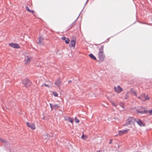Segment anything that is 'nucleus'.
I'll use <instances>...</instances> for the list:
<instances>
[{"instance_id":"27","label":"nucleus","mask_w":152,"mask_h":152,"mask_svg":"<svg viewBox=\"0 0 152 152\" xmlns=\"http://www.w3.org/2000/svg\"><path fill=\"white\" fill-rule=\"evenodd\" d=\"M128 93V92H127V94H126V96H125V99H127V98H128L129 97V96L127 94Z\"/></svg>"},{"instance_id":"29","label":"nucleus","mask_w":152,"mask_h":152,"mask_svg":"<svg viewBox=\"0 0 152 152\" xmlns=\"http://www.w3.org/2000/svg\"><path fill=\"white\" fill-rule=\"evenodd\" d=\"M75 122L76 123H78L79 122V120H78V119H77L76 118H75Z\"/></svg>"},{"instance_id":"13","label":"nucleus","mask_w":152,"mask_h":152,"mask_svg":"<svg viewBox=\"0 0 152 152\" xmlns=\"http://www.w3.org/2000/svg\"><path fill=\"white\" fill-rule=\"evenodd\" d=\"M75 40H73L71 41V42L70 44V47H73L74 48L75 47Z\"/></svg>"},{"instance_id":"3","label":"nucleus","mask_w":152,"mask_h":152,"mask_svg":"<svg viewBox=\"0 0 152 152\" xmlns=\"http://www.w3.org/2000/svg\"><path fill=\"white\" fill-rule=\"evenodd\" d=\"M144 108L142 107H140L138 109H137L136 111L137 113H140L141 114L148 113V111L147 110H143Z\"/></svg>"},{"instance_id":"32","label":"nucleus","mask_w":152,"mask_h":152,"mask_svg":"<svg viewBox=\"0 0 152 152\" xmlns=\"http://www.w3.org/2000/svg\"><path fill=\"white\" fill-rule=\"evenodd\" d=\"M84 136V135H83L81 137V138H82L84 140H85L86 139V137H85V138H83Z\"/></svg>"},{"instance_id":"23","label":"nucleus","mask_w":152,"mask_h":152,"mask_svg":"<svg viewBox=\"0 0 152 152\" xmlns=\"http://www.w3.org/2000/svg\"><path fill=\"white\" fill-rule=\"evenodd\" d=\"M70 42V40L69 38H67L66 39V40L65 41V42L66 44H69Z\"/></svg>"},{"instance_id":"5","label":"nucleus","mask_w":152,"mask_h":152,"mask_svg":"<svg viewBox=\"0 0 152 152\" xmlns=\"http://www.w3.org/2000/svg\"><path fill=\"white\" fill-rule=\"evenodd\" d=\"M22 82L24 84L25 86L26 87H28L31 83V82L27 79H26L23 80Z\"/></svg>"},{"instance_id":"22","label":"nucleus","mask_w":152,"mask_h":152,"mask_svg":"<svg viewBox=\"0 0 152 152\" xmlns=\"http://www.w3.org/2000/svg\"><path fill=\"white\" fill-rule=\"evenodd\" d=\"M0 140L1 142L3 143H7V142L5 140H3L2 139L0 138Z\"/></svg>"},{"instance_id":"34","label":"nucleus","mask_w":152,"mask_h":152,"mask_svg":"<svg viewBox=\"0 0 152 152\" xmlns=\"http://www.w3.org/2000/svg\"><path fill=\"white\" fill-rule=\"evenodd\" d=\"M69 83H70L72 82V81L71 80H69L68 82Z\"/></svg>"},{"instance_id":"35","label":"nucleus","mask_w":152,"mask_h":152,"mask_svg":"<svg viewBox=\"0 0 152 152\" xmlns=\"http://www.w3.org/2000/svg\"><path fill=\"white\" fill-rule=\"evenodd\" d=\"M111 141H110V142H109V143L110 144H111Z\"/></svg>"},{"instance_id":"26","label":"nucleus","mask_w":152,"mask_h":152,"mask_svg":"<svg viewBox=\"0 0 152 152\" xmlns=\"http://www.w3.org/2000/svg\"><path fill=\"white\" fill-rule=\"evenodd\" d=\"M75 22H73L71 25L70 26V27L69 28H71L73 26H75Z\"/></svg>"},{"instance_id":"19","label":"nucleus","mask_w":152,"mask_h":152,"mask_svg":"<svg viewBox=\"0 0 152 152\" xmlns=\"http://www.w3.org/2000/svg\"><path fill=\"white\" fill-rule=\"evenodd\" d=\"M67 120L69 122L72 123L73 122V120L70 117H68Z\"/></svg>"},{"instance_id":"2","label":"nucleus","mask_w":152,"mask_h":152,"mask_svg":"<svg viewBox=\"0 0 152 152\" xmlns=\"http://www.w3.org/2000/svg\"><path fill=\"white\" fill-rule=\"evenodd\" d=\"M135 118L133 117H129L126 120V123L125 124L124 126H127L129 125H132V124L134 125V123L135 122Z\"/></svg>"},{"instance_id":"20","label":"nucleus","mask_w":152,"mask_h":152,"mask_svg":"<svg viewBox=\"0 0 152 152\" xmlns=\"http://www.w3.org/2000/svg\"><path fill=\"white\" fill-rule=\"evenodd\" d=\"M119 105L121 107H122L123 108H124V104L123 102H120L119 103Z\"/></svg>"},{"instance_id":"33","label":"nucleus","mask_w":152,"mask_h":152,"mask_svg":"<svg viewBox=\"0 0 152 152\" xmlns=\"http://www.w3.org/2000/svg\"><path fill=\"white\" fill-rule=\"evenodd\" d=\"M66 39V37H62L61 38V39H62L63 40H65Z\"/></svg>"},{"instance_id":"7","label":"nucleus","mask_w":152,"mask_h":152,"mask_svg":"<svg viewBox=\"0 0 152 152\" xmlns=\"http://www.w3.org/2000/svg\"><path fill=\"white\" fill-rule=\"evenodd\" d=\"M27 126L30 128L32 130H34L35 129V126L34 124L33 123H30L28 122H26Z\"/></svg>"},{"instance_id":"11","label":"nucleus","mask_w":152,"mask_h":152,"mask_svg":"<svg viewBox=\"0 0 152 152\" xmlns=\"http://www.w3.org/2000/svg\"><path fill=\"white\" fill-rule=\"evenodd\" d=\"M61 82L60 79H58L55 83V84L57 86L58 88L61 86Z\"/></svg>"},{"instance_id":"31","label":"nucleus","mask_w":152,"mask_h":152,"mask_svg":"<svg viewBox=\"0 0 152 152\" xmlns=\"http://www.w3.org/2000/svg\"><path fill=\"white\" fill-rule=\"evenodd\" d=\"M148 113H149L150 114H152V109L148 111Z\"/></svg>"},{"instance_id":"24","label":"nucleus","mask_w":152,"mask_h":152,"mask_svg":"<svg viewBox=\"0 0 152 152\" xmlns=\"http://www.w3.org/2000/svg\"><path fill=\"white\" fill-rule=\"evenodd\" d=\"M53 94L55 96H57L58 94L55 91H53Z\"/></svg>"},{"instance_id":"12","label":"nucleus","mask_w":152,"mask_h":152,"mask_svg":"<svg viewBox=\"0 0 152 152\" xmlns=\"http://www.w3.org/2000/svg\"><path fill=\"white\" fill-rule=\"evenodd\" d=\"M31 58L27 56L25 57V61H26L25 64L26 65L30 61V59Z\"/></svg>"},{"instance_id":"25","label":"nucleus","mask_w":152,"mask_h":152,"mask_svg":"<svg viewBox=\"0 0 152 152\" xmlns=\"http://www.w3.org/2000/svg\"><path fill=\"white\" fill-rule=\"evenodd\" d=\"M53 106V108H55L56 109L57 108L59 107L58 105L57 104L54 105Z\"/></svg>"},{"instance_id":"30","label":"nucleus","mask_w":152,"mask_h":152,"mask_svg":"<svg viewBox=\"0 0 152 152\" xmlns=\"http://www.w3.org/2000/svg\"><path fill=\"white\" fill-rule=\"evenodd\" d=\"M50 107L51 109V110H52L53 109V106H52V104H50Z\"/></svg>"},{"instance_id":"17","label":"nucleus","mask_w":152,"mask_h":152,"mask_svg":"<svg viewBox=\"0 0 152 152\" xmlns=\"http://www.w3.org/2000/svg\"><path fill=\"white\" fill-rule=\"evenodd\" d=\"M89 56L90 57V58L93 59L94 60H96V58L91 53L89 55Z\"/></svg>"},{"instance_id":"16","label":"nucleus","mask_w":152,"mask_h":152,"mask_svg":"<svg viewBox=\"0 0 152 152\" xmlns=\"http://www.w3.org/2000/svg\"><path fill=\"white\" fill-rule=\"evenodd\" d=\"M25 8H26V10L29 12H32V13H33L34 12V11L33 10H31L30 9H29L28 6H26V7Z\"/></svg>"},{"instance_id":"28","label":"nucleus","mask_w":152,"mask_h":152,"mask_svg":"<svg viewBox=\"0 0 152 152\" xmlns=\"http://www.w3.org/2000/svg\"><path fill=\"white\" fill-rule=\"evenodd\" d=\"M43 85H44L45 86L48 87V88H50V86L48 85H47V84H42V86H43Z\"/></svg>"},{"instance_id":"1","label":"nucleus","mask_w":152,"mask_h":152,"mask_svg":"<svg viewBox=\"0 0 152 152\" xmlns=\"http://www.w3.org/2000/svg\"><path fill=\"white\" fill-rule=\"evenodd\" d=\"M98 56L100 61H103L105 58V56L103 53V46H101L99 49Z\"/></svg>"},{"instance_id":"36","label":"nucleus","mask_w":152,"mask_h":152,"mask_svg":"<svg viewBox=\"0 0 152 152\" xmlns=\"http://www.w3.org/2000/svg\"><path fill=\"white\" fill-rule=\"evenodd\" d=\"M100 151L99 150L97 151V152H100Z\"/></svg>"},{"instance_id":"10","label":"nucleus","mask_w":152,"mask_h":152,"mask_svg":"<svg viewBox=\"0 0 152 152\" xmlns=\"http://www.w3.org/2000/svg\"><path fill=\"white\" fill-rule=\"evenodd\" d=\"M9 45L14 48H19L18 45L17 44H14L13 43H10L9 44Z\"/></svg>"},{"instance_id":"14","label":"nucleus","mask_w":152,"mask_h":152,"mask_svg":"<svg viewBox=\"0 0 152 152\" xmlns=\"http://www.w3.org/2000/svg\"><path fill=\"white\" fill-rule=\"evenodd\" d=\"M130 91L132 94H134V96H137V93L133 88H131Z\"/></svg>"},{"instance_id":"18","label":"nucleus","mask_w":152,"mask_h":152,"mask_svg":"<svg viewBox=\"0 0 152 152\" xmlns=\"http://www.w3.org/2000/svg\"><path fill=\"white\" fill-rule=\"evenodd\" d=\"M38 43L41 44V43L43 41V38H42L41 37H39L38 38Z\"/></svg>"},{"instance_id":"15","label":"nucleus","mask_w":152,"mask_h":152,"mask_svg":"<svg viewBox=\"0 0 152 152\" xmlns=\"http://www.w3.org/2000/svg\"><path fill=\"white\" fill-rule=\"evenodd\" d=\"M110 102L111 103L112 105L113 106L116 107L118 105V104H116V103L112 101V100H110V99H109Z\"/></svg>"},{"instance_id":"21","label":"nucleus","mask_w":152,"mask_h":152,"mask_svg":"<svg viewBox=\"0 0 152 152\" xmlns=\"http://www.w3.org/2000/svg\"><path fill=\"white\" fill-rule=\"evenodd\" d=\"M48 138V136L47 134H45L43 136V138L44 139H47Z\"/></svg>"},{"instance_id":"6","label":"nucleus","mask_w":152,"mask_h":152,"mask_svg":"<svg viewBox=\"0 0 152 152\" xmlns=\"http://www.w3.org/2000/svg\"><path fill=\"white\" fill-rule=\"evenodd\" d=\"M114 89L115 91L118 93H119L122 91L123 89L119 86L117 87H114Z\"/></svg>"},{"instance_id":"8","label":"nucleus","mask_w":152,"mask_h":152,"mask_svg":"<svg viewBox=\"0 0 152 152\" xmlns=\"http://www.w3.org/2000/svg\"><path fill=\"white\" fill-rule=\"evenodd\" d=\"M129 130V129H126L119 131L118 134L120 136L124 134H126Z\"/></svg>"},{"instance_id":"9","label":"nucleus","mask_w":152,"mask_h":152,"mask_svg":"<svg viewBox=\"0 0 152 152\" xmlns=\"http://www.w3.org/2000/svg\"><path fill=\"white\" fill-rule=\"evenodd\" d=\"M135 121H136L140 126H144V124L142 123V121L140 119L135 118Z\"/></svg>"},{"instance_id":"4","label":"nucleus","mask_w":152,"mask_h":152,"mask_svg":"<svg viewBox=\"0 0 152 152\" xmlns=\"http://www.w3.org/2000/svg\"><path fill=\"white\" fill-rule=\"evenodd\" d=\"M138 98L143 101L149 100V98L148 97V96H146L145 94H142Z\"/></svg>"}]
</instances>
